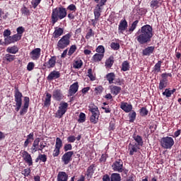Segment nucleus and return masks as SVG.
Instances as JSON below:
<instances>
[{
  "mask_svg": "<svg viewBox=\"0 0 181 181\" xmlns=\"http://www.w3.org/2000/svg\"><path fill=\"white\" fill-rule=\"evenodd\" d=\"M136 40L140 45H148L151 43L153 37V28L149 24L140 28L136 33Z\"/></svg>",
  "mask_w": 181,
  "mask_h": 181,
  "instance_id": "1",
  "label": "nucleus"
},
{
  "mask_svg": "<svg viewBox=\"0 0 181 181\" xmlns=\"http://www.w3.org/2000/svg\"><path fill=\"white\" fill-rule=\"evenodd\" d=\"M67 16V9L64 6H61L59 7H56L52 9V12L51 14V21L50 23L52 25H55L59 22V21H62Z\"/></svg>",
  "mask_w": 181,
  "mask_h": 181,
  "instance_id": "2",
  "label": "nucleus"
},
{
  "mask_svg": "<svg viewBox=\"0 0 181 181\" xmlns=\"http://www.w3.org/2000/svg\"><path fill=\"white\" fill-rule=\"evenodd\" d=\"M23 95H22V93L19 91V88L16 86H15V90H14V101L16 103V105H13V107H16L15 111L16 112H18L19 110L22 107V98Z\"/></svg>",
  "mask_w": 181,
  "mask_h": 181,
  "instance_id": "3",
  "label": "nucleus"
},
{
  "mask_svg": "<svg viewBox=\"0 0 181 181\" xmlns=\"http://www.w3.org/2000/svg\"><path fill=\"white\" fill-rule=\"evenodd\" d=\"M95 4H98L94 10V17L96 20L100 19V17L101 16V12H103V6L107 4V1L108 0H93Z\"/></svg>",
  "mask_w": 181,
  "mask_h": 181,
  "instance_id": "4",
  "label": "nucleus"
},
{
  "mask_svg": "<svg viewBox=\"0 0 181 181\" xmlns=\"http://www.w3.org/2000/svg\"><path fill=\"white\" fill-rule=\"evenodd\" d=\"M71 38V33H67L62 36V38L57 42L58 49H66L67 46L70 45V39Z\"/></svg>",
  "mask_w": 181,
  "mask_h": 181,
  "instance_id": "5",
  "label": "nucleus"
},
{
  "mask_svg": "<svg viewBox=\"0 0 181 181\" xmlns=\"http://www.w3.org/2000/svg\"><path fill=\"white\" fill-rule=\"evenodd\" d=\"M160 143L164 149H172V146L175 145V140L170 136H165L161 138Z\"/></svg>",
  "mask_w": 181,
  "mask_h": 181,
  "instance_id": "6",
  "label": "nucleus"
},
{
  "mask_svg": "<svg viewBox=\"0 0 181 181\" xmlns=\"http://www.w3.org/2000/svg\"><path fill=\"white\" fill-rule=\"evenodd\" d=\"M67 108H69V103L66 102H62L59 104L58 110L57 111L55 115L57 118H62L63 115L67 112Z\"/></svg>",
  "mask_w": 181,
  "mask_h": 181,
  "instance_id": "7",
  "label": "nucleus"
},
{
  "mask_svg": "<svg viewBox=\"0 0 181 181\" xmlns=\"http://www.w3.org/2000/svg\"><path fill=\"white\" fill-rule=\"evenodd\" d=\"M63 146V141L59 137H57L56 143H55V148L52 153L53 158H57L59 155H60V150Z\"/></svg>",
  "mask_w": 181,
  "mask_h": 181,
  "instance_id": "8",
  "label": "nucleus"
},
{
  "mask_svg": "<svg viewBox=\"0 0 181 181\" xmlns=\"http://www.w3.org/2000/svg\"><path fill=\"white\" fill-rule=\"evenodd\" d=\"M74 151H67L62 156V162L64 165H69V162H71Z\"/></svg>",
  "mask_w": 181,
  "mask_h": 181,
  "instance_id": "9",
  "label": "nucleus"
},
{
  "mask_svg": "<svg viewBox=\"0 0 181 181\" xmlns=\"http://www.w3.org/2000/svg\"><path fill=\"white\" fill-rule=\"evenodd\" d=\"M30 149L31 153H36V152L40 151V138L37 137L34 139Z\"/></svg>",
  "mask_w": 181,
  "mask_h": 181,
  "instance_id": "10",
  "label": "nucleus"
},
{
  "mask_svg": "<svg viewBox=\"0 0 181 181\" xmlns=\"http://www.w3.org/2000/svg\"><path fill=\"white\" fill-rule=\"evenodd\" d=\"M122 168H124V162L121 159L115 161L112 165V169L114 172H122Z\"/></svg>",
  "mask_w": 181,
  "mask_h": 181,
  "instance_id": "11",
  "label": "nucleus"
},
{
  "mask_svg": "<svg viewBox=\"0 0 181 181\" xmlns=\"http://www.w3.org/2000/svg\"><path fill=\"white\" fill-rule=\"evenodd\" d=\"M52 98L55 101H62L64 98V95H63V91L61 89L56 88L52 92Z\"/></svg>",
  "mask_w": 181,
  "mask_h": 181,
  "instance_id": "12",
  "label": "nucleus"
},
{
  "mask_svg": "<svg viewBox=\"0 0 181 181\" xmlns=\"http://www.w3.org/2000/svg\"><path fill=\"white\" fill-rule=\"evenodd\" d=\"M21 155L23 160L25 162V163H27V165H28V166H33V160L32 159V156H30L28 151H23Z\"/></svg>",
  "mask_w": 181,
  "mask_h": 181,
  "instance_id": "13",
  "label": "nucleus"
},
{
  "mask_svg": "<svg viewBox=\"0 0 181 181\" xmlns=\"http://www.w3.org/2000/svg\"><path fill=\"white\" fill-rule=\"evenodd\" d=\"M21 37L14 34L12 36L4 38V45H12V43H16V42H19L21 40Z\"/></svg>",
  "mask_w": 181,
  "mask_h": 181,
  "instance_id": "14",
  "label": "nucleus"
},
{
  "mask_svg": "<svg viewBox=\"0 0 181 181\" xmlns=\"http://www.w3.org/2000/svg\"><path fill=\"white\" fill-rule=\"evenodd\" d=\"M127 29H128V21H127V20L122 19L120 21L119 23V26H118V33L119 35H122L124 34V32H125V30H127Z\"/></svg>",
  "mask_w": 181,
  "mask_h": 181,
  "instance_id": "15",
  "label": "nucleus"
},
{
  "mask_svg": "<svg viewBox=\"0 0 181 181\" xmlns=\"http://www.w3.org/2000/svg\"><path fill=\"white\" fill-rule=\"evenodd\" d=\"M56 56L51 57L48 62L43 64V67H45V69H53V67L56 66Z\"/></svg>",
  "mask_w": 181,
  "mask_h": 181,
  "instance_id": "16",
  "label": "nucleus"
},
{
  "mask_svg": "<svg viewBox=\"0 0 181 181\" xmlns=\"http://www.w3.org/2000/svg\"><path fill=\"white\" fill-rule=\"evenodd\" d=\"M29 103H30V99L29 98V97L25 96L24 98V105L20 110V115H25V114L28 112V110L29 108Z\"/></svg>",
  "mask_w": 181,
  "mask_h": 181,
  "instance_id": "17",
  "label": "nucleus"
},
{
  "mask_svg": "<svg viewBox=\"0 0 181 181\" xmlns=\"http://www.w3.org/2000/svg\"><path fill=\"white\" fill-rule=\"evenodd\" d=\"M41 52L42 49L40 48H35L30 52V59H32V60H39Z\"/></svg>",
  "mask_w": 181,
  "mask_h": 181,
  "instance_id": "18",
  "label": "nucleus"
},
{
  "mask_svg": "<svg viewBox=\"0 0 181 181\" xmlns=\"http://www.w3.org/2000/svg\"><path fill=\"white\" fill-rule=\"evenodd\" d=\"M78 82H74L72 85L70 86L69 90V95L70 97H73L76 93L78 91Z\"/></svg>",
  "mask_w": 181,
  "mask_h": 181,
  "instance_id": "19",
  "label": "nucleus"
},
{
  "mask_svg": "<svg viewBox=\"0 0 181 181\" xmlns=\"http://www.w3.org/2000/svg\"><path fill=\"white\" fill-rule=\"evenodd\" d=\"M120 108L124 112H131L132 111V105L128 104L127 102H121L120 103Z\"/></svg>",
  "mask_w": 181,
  "mask_h": 181,
  "instance_id": "20",
  "label": "nucleus"
},
{
  "mask_svg": "<svg viewBox=\"0 0 181 181\" xmlns=\"http://www.w3.org/2000/svg\"><path fill=\"white\" fill-rule=\"evenodd\" d=\"M33 141H35V133L31 132L27 135V139H25L23 144L24 148H28V146H29V144H32Z\"/></svg>",
  "mask_w": 181,
  "mask_h": 181,
  "instance_id": "21",
  "label": "nucleus"
},
{
  "mask_svg": "<svg viewBox=\"0 0 181 181\" xmlns=\"http://www.w3.org/2000/svg\"><path fill=\"white\" fill-rule=\"evenodd\" d=\"M138 149H140L139 146L135 144L130 143L129 144V151L130 156H132L134 153L138 152Z\"/></svg>",
  "mask_w": 181,
  "mask_h": 181,
  "instance_id": "22",
  "label": "nucleus"
},
{
  "mask_svg": "<svg viewBox=\"0 0 181 181\" xmlns=\"http://www.w3.org/2000/svg\"><path fill=\"white\" fill-rule=\"evenodd\" d=\"M57 181H67L69 180V175L64 171H59L57 177Z\"/></svg>",
  "mask_w": 181,
  "mask_h": 181,
  "instance_id": "23",
  "label": "nucleus"
},
{
  "mask_svg": "<svg viewBox=\"0 0 181 181\" xmlns=\"http://www.w3.org/2000/svg\"><path fill=\"white\" fill-rule=\"evenodd\" d=\"M60 72L57 71H52L47 77V80L52 81V80H56L57 78H59Z\"/></svg>",
  "mask_w": 181,
  "mask_h": 181,
  "instance_id": "24",
  "label": "nucleus"
},
{
  "mask_svg": "<svg viewBox=\"0 0 181 181\" xmlns=\"http://www.w3.org/2000/svg\"><path fill=\"white\" fill-rule=\"evenodd\" d=\"M83 60L81 58H76L74 60L73 62V69H80L83 67Z\"/></svg>",
  "mask_w": 181,
  "mask_h": 181,
  "instance_id": "25",
  "label": "nucleus"
},
{
  "mask_svg": "<svg viewBox=\"0 0 181 181\" xmlns=\"http://www.w3.org/2000/svg\"><path fill=\"white\" fill-rule=\"evenodd\" d=\"M168 80L165 78H162V79L160 80V83L158 84V90H165L168 87Z\"/></svg>",
  "mask_w": 181,
  "mask_h": 181,
  "instance_id": "26",
  "label": "nucleus"
},
{
  "mask_svg": "<svg viewBox=\"0 0 181 181\" xmlns=\"http://www.w3.org/2000/svg\"><path fill=\"white\" fill-rule=\"evenodd\" d=\"M104 59V54H98L95 53L93 57H92V62L93 63H100Z\"/></svg>",
  "mask_w": 181,
  "mask_h": 181,
  "instance_id": "27",
  "label": "nucleus"
},
{
  "mask_svg": "<svg viewBox=\"0 0 181 181\" xmlns=\"http://www.w3.org/2000/svg\"><path fill=\"white\" fill-rule=\"evenodd\" d=\"M155 47L153 46L147 47L142 51L143 56H151L153 53Z\"/></svg>",
  "mask_w": 181,
  "mask_h": 181,
  "instance_id": "28",
  "label": "nucleus"
},
{
  "mask_svg": "<svg viewBox=\"0 0 181 181\" xmlns=\"http://www.w3.org/2000/svg\"><path fill=\"white\" fill-rule=\"evenodd\" d=\"M6 51V53L11 54H16V53L19 52V47H18V45H13V46L7 47Z\"/></svg>",
  "mask_w": 181,
  "mask_h": 181,
  "instance_id": "29",
  "label": "nucleus"
},
{
  "mask_svg": "<svg viewBox=\"0 0 181 181\" xmlns=\"http://www.w3.org/2000/svg\"><path fill=\"white\" fill-rule=\"evenodd\" d=\"M138 23H139V20H136L134 21L131 26L129 28L127 32V35H132L134 30H135V29H136V27L138 26Z\"/></svg>",
  "mask_w": 181,
  "mask_h": 181,
  "instance_id": "30",
  "label": "nucleus"
},
{
  "mask_svg": "<svg viewBox=\"0 0 181 181\" xmlns=\"http://www.w3.org/2000/svg\"><path fill=\"white\" fill-rule=\"evenodd\" d=\"M110 93L113 95H118L121 93V87L117 86L115 85H112L110 86Z\"/></svg>",
  "mask_w": 181,
  "mask_h": 181,
  "instance_id": "31",
  "label": "nucleus"
},
{
  "mask_svg": "<svg viewBox=\"0 0 181 181\" xmlns=\"http://www.w3.org/2000/svg\"><path fill=\"white\" fill-rule=\"evenodd\" d=\"M114 56L111 55L109 57V58L107 59H106L105 62V66L106 67V69H111V67H112V66H114Z\"/></svg>",
  "mask_w": 181,
  "mask_h": 181,
  "instance_id": "32",
  "label": "nucleus"
},
{
  "mask_svg": "<svg viewBox=\"0 0 181 181\" xmlns=\"http://www.w3.org/2000/svg\"><path fill=\"white\" fill-rule=\"evenodd\" d=\"M64 32V30L62 28H56L55 30L53 33V37L54 39H57V37H60L62 35H63V33Z\"/></svg>",
  "mask_w": 181,
  "mask_h": 181,
  "instance_id": "33",
  "label": "nucleus"
},
{
  "mask_svg": "<svg viewBox=\"0 0 181 181\" xmlns=\"http://www.w3.org/2000/svg\"><path fill=\"white\" fill-rule=\"evenodd\" d=\"M133 139L135 140V141L136 142V144L139 146H143V145H144V140L142 139V136L134 134H133Z\"/></svg>",
  "mask_w": 181,
  "mask_h": 181,
  "instance_id": "34",
  "label": "nucleus"
},
{
  "mask_svg": "<svg viewBox=\"0 0 181 181\" xmlns=\"http://www.w3.org/2000/svg\"><path fill=\"white\" fill-rule=\"evenodd\" d=\"M100 118V113H94L92 114L90 117V122L91 124H98V119Z\"/></svg>",
  "mask_w": 181,
  "mask_h": 181,
  "instance_id": "35",
  "label": "nucleus"
},
{
  "mask_svg": "<svg viewBox=\"0 0 181 181\" xmlns=\"http://www.w3.org/2000/svg\"><path fill=\"white\" fill-rule=\"evenodd\" d=\"M94 168L95 165L94 164L90 165L87 170H86V176L87 177H90V179H91V177H93V175H94Z\"/></svg>",
  "mask_w": 181,
  "mask_h": 181,
  "instance_id": "36",
  "label": "nucleus"
},
{
  "mask_svg": "<svg viewBox=\"0 0 181 181\" xmlns=\"http://www.w3.org/2000/svg\"><path fill=\"white\" fill-rule=\"evenodd\" d=\"M106 80L108 81L109 84H112L114 83V81L115 80V74L113 72L108 73L106 75Z\"/></svg>",
  "mask_w": 181,
  "mask_h": 181,
  "instance_id": "37",
  "label": "nucleus"
},
{
  "mask_svg": "<svg viewBox=\"0 0 181 181\" xmlns=\"http://www.w3.org/2000/svg\"><path fill=\"white\" fill-rule=\"evenodd\" d=\"M21 13L24 16H29L30 15V10L26 6L23 5V7L21 8Z\"/></svg>",
  "mask_w": 181,
  "mask_h": 181,
  "instance_id": "38",
  "label": "nucleus"
},
{
  "mask_svg": "<svg viewBox=\"0 0 181 181\" xmlns=\"http://www.w3.org/2000/svg\"><path fill=\"white\" fill-rule=\"evenodd\" d=\"M52 102V94L47 93L46 94L45 100L44 102V107H49Z\"/></svg>",
  "mask_w": 181,
  "mask_h": 181,
  "instance_id": "39",
  "label": "nucleus"
},
{
  "mask_svg": "<svg viewBox=\"0 0 181 181\" xmlns=\"http://www.w3.org/2000/svg\"><path fill=\"white\" fill-rule=\"evenodd\" d=\"M129 69V62L128 61H124L122 64L121 71H128Z\"/></svg>",
  "mask_w": 181,
  "mask_h": 181,
  "instance_id": "40",
  "label": "nucleus"
},
{
  "mask_svg": "<svg viewBox=\"0 0 181 181\" xmlns=\"http://www.w3.org/2000/svg\"><path fill=\"white\" fill-rule=\"evenodd\" d=\"M128 117L129 122H134L135 119H136V112H135V110H132L129 112Z\"/></svg>",
  "mask_w": 181,
  "mask_h": 181,
  "instance_id": "41",
  "label": "nucleus"
},
{
  "mask_svg": "<svg viewBox=\"0 0 181 181\" xmlns=\"http://www.w3.org/2000/svg\"><path fill=\"white\" fill-rule=\"evenodd\" d=\"M89 111L91 114H100V110H98V107L97 105L93 104L89 107Z\"/></svg>",
  "mask_w": 181,
  "mask_h": 181,
  "instance_id": "42",
  "label": "nucleus"
},
{
  "mask_svg": "<svg viewBox=\"0 0 181 181\" xmlns=\"http://www.w3.org/2000/svg\"><path fill=\"white\" fill-rule=\"evenodd\" d=\"M139 112L141 117H146L149 114V110L146 107H143L139 110Z\"/></svg>",
  "mask_w": 181,
  "mask_h": 181,
  "instance_id": "43",
  "label": "nucleus"
},
{
  "mask_svg": "<svg viewBox=\"0 0 181 181\" xmlns=\"http://www.w3.org/2000/svg\"><path fill=\"white\" fill-rule=\"evenodd\" d=\"M94 30H93L91 28H88V31L86 33L85 37L87 40H88L91 39V37H94Z\"/></svg>",
  "mask_w": 181,
  "mask_h": 181,
  "instance_id": "44",
  "label": "nucleus"
},
{
  "mask_svg": "<svg viewBox=\"0 0 181 181\" xmlns=\"http://www.w3.org/2000/svg\"><path fill=\"white\" fill-rule=\"evenodd\" d=\"M110 181H121V175L116 173H112L110 176Z\"/></svg>",
  "mask_w": 181,
  "mask_h": 181,
  "instance_id": "45",
  "label": "nucleus"
},
{
  "mask_svg": "<svg viewBox=\"0 0 181 181\" xmlns=\"http://www.w3.org/2000/svg\"><path fill=\"white\" fill-rule=\"evenodd\" d=\"M4 60H6V62H8V63H11L15 60V55H12L9 53L6 54L4 57Z\"/></svg>",
  "mask_w": 181,
  "mask_h": 181,
  "instance_id": "46",
  "label": "nucleus"
},
{
  "mask_svg": "<svg viewBox=\"0 0 181 181\" xmlns=\"http://www.w3.org/2000/svg\"><path fill=\"white\" fill-rule=\"evenodd\" d=\"M16 32L17 33L16 35H17V36H19L20 39H22V35H23V33L25 32V28H23V26L17 28Z\"/></svg>",
  "mask_w": 181,
  "mask_h": 181,
  "instance_id": "47",
  "label": "nucleus"
},
{
  "mask_svg": "<svg viewBox=\"0 0 181 181\" xmlns=\"http://www.w3.org/2000/svg\"><path fill=\"white\" fill-rule=\"evenodd\" d=\"M163 62L162 61H158V63H156L155 65H154V69L153 70L155 71H156L157 73H160V67H162V64Z\"/></svg>",
  "mask_w": 181,
  "mask_h": 181,
  "instance_id": "48",
  "label": "nucleus"
},
{
  "mask_svg": "<svg viewBox=\"0 0 181 181\" xmlns=\"http://www.w3.org/2000/svg\"><path fill=\"white\" fill-rule=\"evenodd\" d=\"M95 52L99 54H104V53H105V47H104L103 45H99L95 49Z\"/></svg>",
  "mask_w": 181,
  "mask_h": 181,
  "instance_id": "49",
  "label": "nucleus"
},
{
  "mask_svg": "<svg viewBox=\"0 0 181 181\" xmlns=\"http://www.w3.org/2000/svg\"><path fill=\"white\" fill-rule=\"evenodd\" d=\"M76 50H77V46L76 45H73L69 47V50L68 52V56H71L74 53H76Z\"/></svg>",
  "mask_w": 181,
  "mask_h": 181,
  "instance_id": "50",
  "label": "nucleus"
},
{
  "mask_svg": "<svg viewBox=\"0 0 181 181\" xmlns=\"http://www.w3.org/2000/svg\"><path fill=\"white\" fill-rule=\"evenodd\" d=\"M104 91V88L102 86H98L96 88H95V92L96 95H100V94H102Z\"/></svg>",
  "mask_w": 181,
  "mask_h": 181,
  "instance_id": "51",
  "label": "nucleus"
},
{
  "mask_svg": "<svg viewBox=\"0 0 181 181\" xmlns=\"http://www.w3.org/2000/svg\"><path fill=\"white\" fill-rule=\"evenodd\" d=\"M78 122H79V124H83V122H86V115L84 114V112L80 113Z\"/></svg>",
  "mask_w": 181,
  "mask_h": 181,
  "instance_id": "52",
  "label": "nucleus"
},
{
  "mask_svg": "<svg viewBox=\"0 0 181 181\" xmlns=\"http://www.w3.org/2000/svg\"><path fill=\"white\" fill-rule=\"evenodd\" d=\"M88 77H89V78L91 81H95V76H94V74H93L92 69H89L88 70Z\"/></svg>",
  "mask_w": 181,
  "mask_h": 181,
  "instance_id": "53",
  "label": "nucleus"
},
{
  "mask_svg": "<svg viewBox=\"0 0 181 181\" xmlns=\"http://www.w3.org/2000/svg\"><path fill=\"white\" fill-rule=\"evenodd\" d=\"M73 149V146L71 144H65L64 146V152H70Z\"/></svg>",
  "mask_w": 181,
  "mask_h": 181,
  "instance_id": "54",
  "label": "nucleus"
},
{
  "mask_svg": "<svg viewBox=\"0 0 181 181\" xmlns=\"http://www.w3.org/2000/svg\"><path fill=\"white\" fill-rule=\"evenodd\" d=\"M110 47L112 50H119L120 45L118 42H111Z\"/></svg>",
  "mask_w": 181,
  "mask_h": 181,
  "instance_id": "55",
  "label": "nucleus"
},
{
  "mask_svg": "<svg viewBox=\"0 0 181 181\" xmlns=\"http://www.w3.org/2000/svg\"><path fill=\"white\" fill-rule=\"evenodd\" d=\"M66 9V11H69L70 12H76V11H77V6H76V5L71 4L69 6H68Z\"/></svg>",
  "mask_w": 181,
  "mask_h": 181,
  "instance_id": "56",
  "label": "nucleus"
},
{
  "mask_svg": "<svg viewBox=\"0 0 181 181\" xmlns=\"http://www.w3.org/2000/svg\"><path fill=\"white\" fill-rule=\"evenodd\" d=\"M40 161L46 163L47 162V156L46 154H39Z\"/></svg>",
  "mask_w": 181,
  "mask_h": 181,
  "instance_id": "57",
  "label": "nucleus"
},
{
  "mask_svg": "<svg viewBox=\"0 0 181 181\" xmlns=\"http://www.w3.org/2000/svg\"><path fill=\"white\" fill-rule=\"evenodd\" d=\"M163 95H164L167 98H170V97H172V93H170V88H166L165 91L163 92Z\"/></svg>",
  "mask_w": 181,
  "mask_h": 181,
  "instance_id": "58",
  "label": "nucleus"
},
{
  "mask_svg": "<svg viewBox=\"0 0 181 181\" xmlns=\"http://www.w3.org/2000/svg\"><path fill=\"white\" fill-rule=\"evenodd\" d=\"M151 8H159V1L152 0L151 1Z\"/></svg>",
  "mask_w": 181,
  "mask_h": 181,
  "instance_id": "59",
  "label": "nucleus"
},
{
  "mask_svg": "<svg viewBox=\"0 0 181 181\" xmlns=\"http://www.w3.org/2000/svg\"><path fill=\"white\" fill-rule=\"evenodd\" d=\"M30 168H25L21 172V173L23 175V176H25V177H28V176L30 175Z\"/></svg>",
  "mask_w": 181,
  "mask_h": 181,
  "instance_id": "60",
  "label": "nucleus"
},
{
  "mask_svg": "<svg viewBox=\"0 0 181 181\" xmlns=\"http://www.w3.org/2000/svg\"><path fill=\"white\" fill-rule=\"evenodd\" d=\"M35 69V62H29L27 65V70L28 71H32Z\"/></svg>",
  "mask_w": 181,
  "mask_h": 181,
  "instance_id": "61",
  "label": "nucleus"
},
{
  "mask_svg": "<svg viewBox=\"0 0 181 181\" xmlns=\"http://www.w3.org/2000/svg\"><path fill=\"white\" fill-rule=\"evenodd\" d=\"M11 34H12V32H11V30L6 29L4 31L3 36L6 39V37H9V36H11Z\"/></svg>",
  "mask_w": 181,
  "mask_h": 181,
  "instance_id": "62",
  "label": "nucleus"
},
{
  "mask_svg": "<svg viewBox=\"0 0 181 181\" xmlns=\"http://www.w3.org/2000/svg\"><path fill=\"white\" fill-rule=\"evenodd\" d=\"M41 2L42 1H40V0H32L31 4L33 5V8H34V9H36L39 4H40Z\"/></svg>",
  "mask_w": 181,
  "mask_h": 181,
  "instance_id": "63",
  "label": "nucleus"
},
{
  "mask_svg": "<svg viewBox=\"0 0 181 181\" xmlns=\"http://www.w3.org/2000/svg\"><path fill=\"white\" fill-rule=\"evenodd\" d=\"M115 129V122L111 121L109 125V131H114Z\"/></svg>",
  "mask_w": 181,
  "mask_h": 181,
  "instance_id": "64",
  "label": "nucleus"
}]
</instances>
